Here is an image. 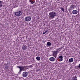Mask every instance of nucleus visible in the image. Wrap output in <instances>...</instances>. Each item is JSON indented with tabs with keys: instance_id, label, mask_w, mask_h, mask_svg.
Segmentation results:
<instances>
[{
	"instance_id": "f3484780",
	"label": "nucleus",
	"mask_w": 80,
	"mask_h": 80,
	"mask_svg": "<svg viewBox=\"0 0 80 80\" xmlns=\"http://www.w3.org/2000/svg\"><path fill=\"white\" fill-rule=\"evenodd\" d=\"M77 68L78 70H80V64H79V66L77 67Z\"/></svg>"
},
{
	"instance_id": "6e6552de",
	"label": "nucleus",
	"mask_w": 80,
	"mask_h": 80,
	"mask_svg": "<svg viewBox=\"0 0 80 80\" xmlns=\"http://www.w3.org/2000/svg\"><path fill=\"white\" fill-rule=\"evenodd\" d=\"M72 13L74 15H77L78 13V11L77 10H74L72 11Z\"/></svg>"
},
{
	"instance_id": "20e7f679",
	"label": "nucleus",
	"mask_w": 80,
	"mask_h": 80,
	"mask_svg": "<svg viewBox=\"0 0 80 80\" xmlns=\"http://www.w3.org/2000/svg\"><path fill=\"white\" fill-rule=\"evenodd\" d=\"M25 21L26 22H30L31 20V17L30 16H27L24 18Z\"/></svg>"
},
{
	"instance_id": "a211bd4d",
	"label": "nucleus",
	"mask_w": 80,
	"mask_h": 80,
	"mask_svg": "<svg viewBox=\"0 0 80 80\" xmlns=\"http://www.w3.org/2000/svg\"><path fill=\"white\" fill-rule=\"evenodd\" d=\"M48 30H47V31H45V32H44L43 33V35H44V34H45L47 32H48Z\"/></svg>"
},
{
	"instance_id": "4be33fe9",
	"label": "nucleus",
	"mask_w": 80,
	"mask_h": 80,
	"mask_svg": "<svg viewBox=\"0 0 80 80\" xmlns=\"http://www.w3.org/2000/svg\"><path fill=\"white\" fill-rule=\"evenodd\" d=\"M29 2L31 3L32 2V0H30Z\"/></svg>"
},
{
	"instance_id": "7ed1b4c3",
	"label": "nucleus",
	"mask_w": 80,
	"mask_h": 80,
	"mask_svg": "<svg viewBox=\"0 0 80 80\" xmlns=\"http://www.w3.org/2000/svg\"><path fill=\"white\" fill-rule=\"evenodd\" d=\"M17 67V68H19L20 69L19 71L18 72V73H21L22 71V70H24V69H25V67L23 66H18Z\"/></svg>"
},
{
	"instance_id": "2eb2a0df",
	"label": "nucleus",
	"mask_w": 80,
	"mask_h": 80,
	"mask_svg": "<svg viewBox=\"0 0 80 80\" xmlns=\"http://www.w3.org/2000/svg\"><path fill=\"white\" fill-rule=\"evenodd\" d=\"M5 68L8 69V68H9V67H8V66H7V64H6V65H5Z\"/></svg>"
},
{
	"instance_id": "1a4fd4ad",
	"label": "nucleus",
	"mask_w": 80,
	"mask_h": 80,
	"mask_svg": "<svg viewBox=\"0 0 80 80\" xmlns=\"http://www.w3.org/2000/svg\"><path fill=\"white\" fill-rule=\"evenodd\" d=\"M49 60L51 62H54L55 60V58L53 57H51L49 58Z\"/></svg>"
},
{
	"instance_id": "ddd939ff",
	"label": "nucleus",
	"mask_w": 80,
	"mask_h": 80,
	"mask_svg": "<svg viewBox=\"0 0 80 80\" xmlns=\"http://www.w3.org/2000/svg\"><path fill=\"white\" fill-rule=\"evenodd\" d=\"M36 59L37 60L39 61V60H40V57L39 56H38L36 58Z\"/></svg>"
},
{
	"instance_id": "6ab92c4d",
	"label": "nucleus",
	"mask_w": 80,
	"mask_h": 80,
	"mask_svg": "<svg viewBox=\"0 0 80 80\" xmlns=\"http://www.w3.org/2000/svg\"><path fill=\"white\" fill-rule=\"evenodd\" d=\"M31 4H33L35 3V1H32V2H31Z\"/></svg>"
},
{
	"instance_id": "aec40b11",
	"label": "nucleus",
	"mask_w": 80,
	"mask_h": 80,
	"mask_svg": "<svg viewBox=\"0 0 80 80\" xmlns=\"http://www.w3.org/2000/svg\"><path fill=\"white\" fill-rule=\"evenodd\" d=\"M61 10H62V11H63V12H64V8H61Z\"/></svg>"
},
{
	"instance_id": "f257e3e1",
	"label": "nucleus",
	"mask_w": 80,
	"mask_h": 80,
	"mask_svg": "<svg viewBox=\"0 0 80 80\" xmlns=\"http://www.w3.org/2000/svg\"><path fill=\"white\" fill-rule=\"evenodd\" d=\"M49 18L50 19L55 18V17H57V14L54 11H52L49 13Z\"/></svg>"
},
{
	"instance_id": "9b49d317",
	"label": "nucleus",
	"mask_w": 80,
	"mask_h": 80,
	"mask_svg": "<svg viewBox=\"0 0 80 80\" xmlns=\"http://www.w3.org/2000/svg\"><path fill=\"white\" fill-rule=\"evenodd\" d=\"M27 48V46L25 45H23V47L22 48V50H26Z\"/></svg>"
},
{
	"instance_id": "39448f33",
	"label": "nucleus",
	"mask_w": 80,
	"mask_h": 80,
	"mask_svg": "<svg viewBox=\"0 0 80 80\" xmlns=\"http://www.w3.org/2000/svg\"><path fill=\"white\" fill-rule=\"evenodd\" d=\"M28 72H24L22 73V76L23 77H27L28 76Z\"/></svg>"
},
{
	"instance_id": "f8f14e48",
	"label": "nucleus",
	"mask_w": 80,
	"mask_h": 80,
	"mask_svg": "<svg viewBox=\"0 0 80 80\" xmlns=\"http://www.w3.org/2000/svg\"><path fill=\"white\" fill-rule=\"evenodd\" d=\"M51 45H52V43H51V42H47V46H50Z\"/></svg>"
},
{
	"instance_id": "0eeeda50",
	"label": "nucleus",
	"mask_w": 80,
	"mask_h": 80,
	"mask_svg": "<svg viewBox=\"0 0 80 80\" xmlns=\"http://www.w3.org/2000/svg\"><path fill=\"white\" fill-rule=\"evenodd\" d=\"M74 7H75V5L73 4H72L70 6L69 9L70 10H73V9H74Z\"/></svg>"
},
{
	"instance_id": "423d86ee",
	"label": "nucleus",
	"mask_w": 80,
	"mask_h": 80,
	"mask_svg": "<svg viewBox=\"0 0 80 80\" xmlns=\"http://www.w3.org/2000/svg\"><path fill=\"white\" fill-rule=\"evenodd\" d=\"M58 53V51H54L52 54V56L55 57V58H56V57L57 55V53Z\"/></svg>"
},
{
	"instance_id": "dca6fc26",
	"label": "nucleus",
	"mask_w": 80,
	"mask_h": 80,
	"mask_svg": "<svg viewBox=\"0 0 80 80\" xmlns=\"http://www.w3.org/2000/svg\"><path fill=\"white\" fill-rule=\"evenodd\" d=\"M2 1H0V7H2Z\"/></svg>"
},
{
	"instance_id": "f03ea898",
	"label": "nucleus",
	"mask_w": 80,
	"mask_h": 80,
	"mask_svg": "<svg viewBox=\"0 0 80 80\" xmlns=\"http://www.w3.org/2000/svg\"><path fill=\"white\" fill-rule=\"evenodd\" d=\"M22 12L20 11H18L17 12H14V14L15 15L17 16V17H20V16H21L22 15Z\"/></svg>"
},
{
	"instance_id": "412c9836",
	"label": "nucleus",
	"mask_w": 80,
	"mask_h": 80,
	"mask_svg": "<svg viewBox=\"0 0 80 80\" xmlns=\"http://www.w3.org/2000/svg\"><path fill=\"white\" fill-rule=\"evenodd\" d=\"M75 79H77V77L76 76H75L74 78H73V80H75Z\"/></svg>"
},
{
	"instance_id": "4468645a",
	"label": "nucleus",
	"mask_w": 80,
	"mask_h": 80,
	"mask_svg": "<svg viewBox=\"0 0 80 80\" xmlns=\"http://www.w3.org/2000/svg\"><path fill=\"white\" fill-rule=\"evenodd\" d=\"M73 61V58H71L69 59V62H72Z\"/></svg>"
},
{
	"instance_id": "9d476101",
	"label": "nucleus",
	"mask_w": 80,
	"mask_h": 80,
	"mask_svg": "<svg viewBox=\"0 0 80 80\" xmlns=\"http://www.w3.org/2000/svg\"><path fill=\"white\" fill-rule=\"evenodd\" d=\"M59 58L60 62H62L63 60V56H60L59 57Z\"/></svg>"
}]
</instances>
